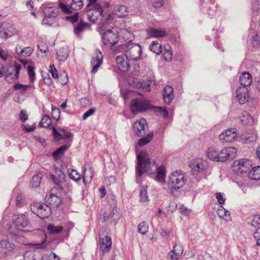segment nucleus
Wrapping results in <instances>:
<instances>
[{"instance_id": "57", "label": "nucleus", "mask_w": 260, "mask_h": 260, "mask_svg": "<svg viewBox=\"0 0 260 260\" xmlns=\"http://www.w3.org/2000/svg\"><path fill=\"white\" fill-rule=\"evenodd\" d=\"M58 80L62 85L66 84L68 82V75L64 73L58 76Z\"/></svg>"}, {"instance_id": "22", "label": "nucleus", "mask_w": 260, "mask_h": 260, "mask_svg": "<svg viewBox=\"0 0 260 260\" xmlns=\"http://www.w3.org/2000/svg\"><path fill=\"white\" fill-rule=\"evenodd\" d=\"M45 199L46 202L54 208L58 207L62 202L60 197L53 193L47 194Z\"/></svg>"}, {"instance_id": "41", "label": "nucleus", "mask_w": 260, "mask_h": 260, "mask_svg": "<svg viewBox=\"0 0 260 260\" xmlns=\"http://www.w3.org/2000/svg\"><path fill=\"white\" fill-rule=\"evenodd\" d=\"M68 172L70 178L75 181H78L81 178V175L75 170L69 169Z\"/></svg>"}, {"instance_id": "1", "label": "nucleus", "mask_w": 260, "mask_h": 260, "mask_svg": "<svg viewBox=\"0 0 260 260\" xmlns=\"http://www.w3.org/2000/svg\"><path fill=\"white\" fill-rule=\"evenodd\" d=\"M138 164L136 167V181L140 183V179L145 173L151 174L156 171L155 180L160 183L165 181V168L161 166L158 167L155 162L151 159L148 154L145 151H141L137 156Z\"/></svg>"}, {"instance_id": "58", "label": "nucleus", "mask_w": 260, "mask_h": 260, "mask_svg": "<svg viewBox=\"0 0 260 260\" xmlns=\"http://www.w3.org/2000/svg\"><path fill=\"white\" fill-rule=\"evenodd\" d=\"M22 127L23 130L27 132H31L35 131L36 129V126L35 123H34L31 125H26V124H22Z\"/></svg>"}, {"instance_id": "8", "label": "nucleus", "mask_w": 260, "mask_h": 260, "mask_svg": "<svg viewBox=\"0 0 260 260\" xmlns=\"http://www.w3.org/2000/svg\"><path fill=\"white\" fill-rule=\"evenodd\" d=\"M150 108L148 102L145 100L135 99L131 103V111L134 114L144 112Z\"/></svg>"}, {"instance_id": "37", "label": "nucleus", "mask_w": 260, "mask_h": 260, "mask_svg": "<svg viewBox=\"0 0 260 260\" xmlns=\"http://www.w3.org/2000/svg\"><path fill=\"white\" fill-rule=\"evenodd\" d=\"M69 147L67 145H62L52 153L53 158L55 160L59 159L61 156L64 153L65 151L68 149Z\"/></svg>"}, {"instance_id": "21", "label": "nucleus", "mask_w": 260, "mask_h": 260, "mask_svg": "<svg viewBox=\"0 0 260 260\" xmlns=\"http://www.w3.org/2000/svg\"><path fill=\"white\" fill-rule=\"evenodd\" d=\"M100 244L99 246L100 249L103 252H109L112 245V241L110 236H106L105 238H102L101 235L99 234Z\"/></svg>"}, {"instance_id": "30", "label": "nucleus", "mask_w": 260, "mask_h": 260, "mask_svg": "<svg viewBox=\"0 0 260 260\" xmlns=\"http://www.w3.org/2000/svg\"><path fill=\"white\" fill-rule=\"evenodd\" d=\"M219 152L215 147H210L206 151V155L210 160L218 162Z\"/></svg>"}, {"instance_id": "18", "label": "nucleus", "mask_w": 260, "mask_h": 260, "mask_svg": "<svg viewBox=\"0 0 260 260\" xmlns=\"http://www.w3.org/2000/svg\"><path fill=\"white\" fill-rule=\"evenodd\" d=\"M247 92L248 89L246 87H240L236 90L237 95L236 99L240 104H244L248 101L249 94Z\"/></svg>"}, {"instance_id": "64", "label": "nucleus", "mask_w": 260, "mask_h": 260, "mask_svg": "<svg viewBox=\"0 0 260 260\" xmlns=\"http://www.w3.org/2000/svg\"><path fill=\"white\" fill-rule=\"evenodd\" d=\"M47 260H60V258L55 253L51 252L47 256Z\"/></svg>"}, {"instance_id": "2", "label": "nucleus", "mask_w": 260, "mask_h": 260, "mask_svg": "<svg viewBox=\"0 0 260 260\" xmlns=\"http://www.w3.org/2000/svg\"><path fill=\"white\" fill-rule=\"evenodd\" d=\"M86 6L87 16L88 20L93 23H98L100 26L102 22L112 23L114 20V16L109 15L105 17L103 14V10L102 6L96 3L97 0H87Z\"/></svg>"}, {"instance_id": "56", "label": "nucleus", "mask_w": 260, "mask_h": 260, "mask_svg": "<svg viewBox=\"0 0 260 260\" xmlns=\"http://www.w3.org/2000/svg\"><path fill=\"white\" fill-rule=\"evenodd\" d=\"M155 111L159 115L162 116L164 118H166L168 116V111L166 109H163L162 107H156Z\"/></svg>"}, {"instance_id": "59", "label": "nucleus", "mask_w": 260, "mask_h": 260, "mask_svg": "<svg viewBox=\"0 0 260 260\" xmlns=\"http://www.w3.org/2000/svg\"><path fill=\"white\" fill-rule=\"evenodd\" d=\"M29 86L24 85L20 83H17L14 85V88L15 90H20L21 91H25Z\"/></svg>"}, {"instance_id": "23", "label": "nucleus", "mask_w": 260, "mask_h": 260, "mask_svg": "<svg viewBox=\"0 0 260 260\" xmlns=\"http://www.w3.org/2000/svg\"><path fill=\"white\" fill-rule=\"evenodd\" d=\"M52 129L54 138L56 141H59L64 139H69L73 136L71 133L68 132L64 129H60V132H58L55 127H53Z\"/></svg>"}, {"instance_id": "20", "label": "nucleus", "mask_w": 260, "mask_h": 260, "mask_svg": "<svg viewBox=\"0 0 260 260\" xmlns=\"http://www.w3.org/2000/svg\"><path fill=\"white\" fill-rule=\"evenodd\" d=\"M190 167L194 171L201 172L207 169L208 165L206 160L198 158L192 162Z\"/></svg>"}, {"instance_id": "28", "label": "nucleus", "mask_w": 260, "mask_h": 260, "mask_svg": "<svg viewBox=\"0 0 260 260\" xmlns=\"http://www.w3.org/2000/svg\"><path fill=\"white\" fill-rule=\"evenodd\" d=\"M146 32L150 37L153 38H162L167 35L165 30L158 29L154 28H148Z\"/></svg>"}, {"instance_id": "10", "label": "nucleus", "mask_w": 260, "mask_h": 260, "mask_svg": "<svg viewBox=\"0 0 260 260\" xmlns=\"http://www.w3.org/2000/svg\"><path fill=\"white\" fill-rule=\"evenodd\" d=\"M237 149L234 147H226L221 149L219 152V161L224 162L235 157Z\"/></svg>"}, {"instance_id": "15", "label": "nucleus", "mask_w": 260, "mask_h": 260, "mask_svg": "<svg viewBox=\"0 0 260 260\" xmlns=\"http://www.w3.org/2000/svg\"><path fill=\"white\" fill-rule=\"evenodd\" d=\"M147 128L146 121L143 118L136 121L134 124V131L138 137H142L145 135Z\"/></svg>"}, {"instance_id": "35", "label": "nucleus", "mask_w": 260, "mask_h": 260, "mask_svg": "<svg viewBox=\"0 0 260 260\" xmlns=\"http://www.w3.org/2000/svg\"><path fill=\"white\" fill-rule=\"evenodd\" d=\"M150 50L156 54H160L162 52L161 45L157 41H153L149 46Z\"/></svg>"}, {"instance_id": "44", "label": "nucleus", "mask_w": 260, "mask_h": 260, "mask_svg": "<svg viewBox=\"0 0 260 260\" xmlns=\"http://www.w3.org/2000/svg\"><path fill=\"white\" fill-rule=\"evenodd\" d=\"M51 124V120L50 117L47 115H44L41 121L39 123V126L43 127H49Z\"/></svg>"}, {"instance_id": "52", "label": "nucleus", "mask_w": 260, "mask_h": 260, "mask_svg": "<svg viewBox=\"0 0 260 260\" xmlns=\"http://www.w3.org/2000/svg\"><path fill=\"white\" fill-rule=\"evenodd\" d=\"M35 68L31 66L28 65L27 66V70L28 71V74L29 78L31 82H34L36 79V75L34 72Z\"/></svg>"}, {"instance_id": "33", "label": "nucleus", "mask_w": 260, "mask_h": 260, "mask_svg": "<svg viewBox=\"0 0 260 260\" xmlns=\"http://www.w3.org/2000/svg\"><path fill=\"white\" fill-rule=\"evenodd\" d=\"M89 28V24L81 20L74 29V33L77 36H80V34L86 29Z\"/></svg>"}, {"instance_id": "63", "label": "nucleus", "mask_w": 260, "mask_h": 260, "mask_svg": "<svg viewBox=\"0 0 260 260\" xmlns=\"http://www.w3.org/2000/svg\"><path fill=\"white\" fill-rule=\"evenodd\" d=\"M163 0H151V3L152 6L156 8H160L163 5Z\"/></svg>"}, {"instance_id": "12", "label": "nucleus", "mask_w": 260, "mask_h": 260, "mask_svg": "<svg viewBox=\"0 0 260 260\" xmlns=\"http://www.w3.org/2000/svg\"><path fill=\"white\" fill-rule=\"evenodd\" d=\"M13 224L18 229L25 228L28 226V218L23 214H15L12 217Z\"/></svg>"}, {"instance_id": "11", "label": "nucleus", "mask_w": 260, "mask_h": 260, "mask_svg": "<svg viewBox=\"0 0 260 260\" xmlns=\"http://www.w3.org/2000/svg\"><path fill=\"white\" fill-rule=\"evenodd\" d=\"M21 66L15 63L14 66L10 67L6 73L5 79L8 82L11 83L17 80L19 77Z\"/></svg>"}, {"instance_id": "13", "label": "nucleus", "mask_w": 260, "mask_h": 260, "mask_svg": "<svg viewBox=\"0 0 260 260\" xmlns=\"http://www.w3.org/2000/svg\"><path fill=\"white\" fill-rule=\"evenodd\" d=\"M237 137V129L234 128H229L223 132L219 136V139L222 143L231 142L235 140Z\"/></svg>"}, {"instance_id": "31", "label": "nucleus", "mask_w": 260, "mask_h": 260, "mask_svg": "<svg viewBox=\"0 0 260 260\" xmlns=\"http://www.w3.org/2000/svg\"><path fill=\"white\" fill-rule=\"evenodd\" d=\"M257 138V134L255 132L248 133L243 134L241 136V138L244 141V143H248L255 141Z\"/></svg>"}, {"instance_id": "61", "label": "nucleus", "mask_w": 260, "mask_h": 260, "mask_svg": "<svg viewBox=\"0 0 260 260\" xmlns=\"http://www.w3.org/2000/svg\"><path fill=\"white\" fill-rule=\"evenodd\" d=\"M38 48L41 52L43 53H46L48 50L47 46L43 42H40L38 43Z\"/></svg>"}, {"instance_id": "53", "label": "nucleus", "mask_w": 260, "mask_h": 260, "mask_svg": "<svg viewBox=\"0 0 260 260\" xmlns=\"http://www.w3.org/2000/svg\"><path fill=\"white\" fill-rule=\"evenodd\" d=\"M164 59L166 61H170L172 59V52L170 46H168L165 48L164 54Z\"/></svg>"}, {"instance_id": "50", "label": "nucleus", "mask_w": 260, "mask_h": 260, "mask_svg": "<svg viewBox=\"0 0 260 260\" xmlns=\"http://www.w3.org/2000/svg\"><path fill=\"white\" fill-rule=\"evenodd\" d=\"M7 25L6 23H3L2 26L0 27V37L5 39L11 36V34H9L8 30L5 29V27Z\"/></svg>"}, {"instance_id": "6", "label": "nucleus", "mask_w": 260, "mask_h": 260, "mask_svg": "<svg viewBox=\"0 0 260 260\" xmlns=\"http://www.w3.org/2000/svg\"><path fill=\"white\" fill-rule=\"evenodd\" d=\"M31 211L41 219L48 218L51 214V208L47 205L34 203L30 206Z\"/></svg>"}, {"instance_id": "38", "label": "nucleus", "mask_w": 260, "mask_h": 260, "mask_svg": "<svg viewBox=\"0 0 260 260\" xmlns=\"http://www.w3.org/2000/svg\"><path fill=\"white\" fill-rule=\"evenodd\" d=\"M217 214L219 216L226 221H228L231 218L230 212L221 206L217 210Z\"/></svg>"}, {"instance_id": "55", "label": "nucleus", "mask_w": 260, "mask_h": 260, "mask_svg": "<svg viewBox=\"0 0 260 260\" xmlns=\"http://www.w3.org/2000/svg\"><path fill=\"white\" fill-rule=\"evenodd\" d=\"M251 225L255 228H257L258 231H260V216L259 215H255L251 223Z\"/></svg>"}, {"instance_id": "49", "label": "nucleus", "mask_w": 260, "mask_h": 260, "mask_svg": "<svg viewBox=\"0 0 260 260\" xmlns=\"http://www.w3.org/2000/svg\"><path fill=\"white\" fill-rule=\"evenodd\" d=\"M148 230V225L144 221L141 222L138 226V231L139 233L145 235Z\"/></svg>"}, {"instance_id": "60", "label": "nucleus", "mask_w": 260, "mask_h": 260, "mask_svg": "<svg viewBox=\"0 0 260 260\" xmlns=\"http://www.w3.org/2000/svg\"><path fill=\"white\" fill-rule=\"evenodd\" d=\"M108 201L112 206H116V197L113 194L108 196Z\"/></svg>"}, {"instance_id": "34", "label": "nucleus", "mask_w": 260, "mask_h": 260, "mask_svg": "<svg viewBox=\"0 0 260 260\" xmlns=\"http://www.w3.org/2000/svg\"><path fill=\"white\" fill-rule=\"evenodd\" d=\"M114 16V19L115 18V15L118 17H123L127 15V8L124 6H119L115 10L114 13L111 14Z\"/></svg>"}, {"instance_id": "32", "label": "nucleus", "mask_w": 260, "mask_h": 260, "mask_svg": "<svg viewBox=\"0 0 260 260\" xmlns=\"http://www.w3.org/2000/svg\"><path fill=\"white\" fill-rule=\"evenodd\" d=\"M248 177L251 180H258L260 179V166H255L248 173Z\"/></svg>"}, {"instance_id": "42", "label": "nucleus", "mask_w": 260, "mask_h": 260, "mask_svg": "<svg viewBox=\"0 0 260 260\" xmlns=\"http://www.w3.org/2000/svg\"><path fill=\"white\" fill-rule=\"evenodd\" d=\"M146 186H142L140 190V198L141 202H146L149 201Z\"/></svg>"}, {"instance_id": "16", "label": "nucleus", "mask_w": 260, "mask_h": 260, "mask_svg": "<svg viewBox=\"0 0 260 260\" xmlns=\"http://www.w3.org/2000/svg\"><path fill=\"white\" fill-rule=\"evenodd\" d=\"M15 249V245L7 240L0 242V253L4 256L9 255Z\"/></svg>"}, {"instance_id": "43", "label": "nucleus", "mask_w": 260, "mask_h": 260, "mask_svg": "<svg viewBox=\"0 0 260 260\" xmlns=\"http://www.w3.org/2000/svg\"><path fill=\"white\" fill-rule=\"evenodd\" d=\"M241 122L244 124H251L253 122V119L251 115L247 112L243 113L242 116L240 118Z\"/></svg>"}, {"instance_id": "51", "label": "nucleus", "mask_w": 260, "mask_h": 260, "mask_svg": "<svg viewBox=\"0 0 260 260\" xmlns=\"http://www.w3.org/2000/svg\"><path fill=\"white\" fill-rule=\"evenodd\" d=\"M60 111L58 108L52 106V117L56 121H58L60 118Z\"/></svg>"}, {"instance_id": "17", "label": "nucleus", "mask_w": 260, "mask_h": 260, "mask_svg": "<svg viewBox=\"0 0 260 260\" xmlns=\"http://www.w3.org/2000/svg\"><path fill=\"white\" fill-rule=\"evenodd\" d=\"M103 55L102 52L97 50L96 51V56H93L91 58V64L92 66L91 73L94 74L98 71L99 67L102 64L103 62Z\"/></svg>"}, {"instance_id": "14", "label": "nucleus", "mask_w": 260, "mask_h": 260, "mask_svg": "<svg viewBox=\"0 0 260 260\" xmlns=\"http://www.w3.org/2000/svg\"><path fill=\"white\" fill-rule=\"evenodd\" d=\"M42 9L43 10L45 18L43 20V23H47V19L48 18H53L57 16L58 10L57 8L53 6H49L44 5L42 6Z\"/></svg>"}, {"instance_id": "54", "label": "nucleus", "mask_w": 260, "mask_h": 260, "mask_svg": "<svg viewBox=\"0 0 260 260\" xmlns=\"http://www.w3.org/2000/svg\"><path fill=\"white\" fill-rule=\"evenodd\" d=\"M33 52V49L31 47H25L20 51V52H18V54L19 55L23 56H30Z\"/></svg>"}, {"instance_id": "4", "label": "nucleus", "mask_w": 260, "mask_h": 260, "mask_svg": "<svg viewBox=\"0 0 260 260\" xmlns=\"http://www.w3.org/2000/svg\"><path fill=\"white\" fill-rule=\"evenodd\" d=\"M51 178L57 189L64 190L65 191H70L72 189V185L66 180V176L60 169H57L55 174L51 175Z\"/></svg>"}, {"instance_id": "26", "label": "nucleus", "mask_w": 260, "mask_h": 260, "mask_svg": "<svg viewBox=\"0 0 260 260\" xmlns=\"http://www.w3.org/2000/svg\"><path fill=\"white\" fill-rule=\"evenodd\" d=\"M163 98L166 104H170L174 99L173 88L171 86H166L163 90Z\"/></svg>"}, {"instance_id": "3", "label": "nucleus", "mask_w": 260, "mask_h": 260, "mask_svg": "<svg viewBox=\"0 0 260 260\" xmlns=\"http://www.w3.org/2000/svg\"><path fill=\"white\" fill-rule=\"evenodd\" d=\"M114 20L112 23L102 22L100 26H99V31L102 37L103 43L105 45L113 46L118 41V34L116 29L112 25Z\"/></svg>"}, {"instance_id": "24", "label": "nucleus", "mask_w": 260, "mask_h": 260, "mask_svg": "<svg viewBox=\"0 0 260 260\" xmlns=\"http://www.w3.org/2000/svg\"><path fill=\"white\" fill-rule=\"evenodd\" d=\"M128 59L125 58L124 56H118L116 58V61L119 69L122 72H125L127 71L130 67L128 62Z\"/></svg>"}, {"instance_id": "29", "label": "nucleus", "mask_w": 260, "mask_h": 260, "mask_svg": "<svg viewBox=\"0 0 260 260\" xmlns=\"http://www.w3.org/2000/svg\"><path fill=\"white\" fill-rule=\"evenodd\" d=\"M252 82V76L249 72H243L240 77V82L243 86V87H246V86L250 85Z\"/></svg>"}, {"instance_id": "47", "label": "nucleus", "mask_w": 260, "mask_h": 260, "mask_svg": "<svg viewBox=\"0 0 260 260\" xmlns=\"http://www.w3.org/2000/svg\"><path fill=\"white\" fill-rule=\"evenodd\" d=\"M153 133L150 132L148 133L146 137L142 138L139 141V144L140 146H144L148 143L153 138Z\"/></svg>"}, {"instance_id": "36", "label": "nucleus", "mask_w": 260, "mask_h": 260, "mask_svg": "<svg viewBox=\"0 0 260 260\" xmlns=\"http://www.w3.org/2000/svg\"><path fill=\"white\" fill-rule=\"evenodd\" d=\"M69 53L66 48H61L57 52V59L59 61H64L68 57Z\"/></svg>"}, {"instance_id": "45", "label": "nucleus", "mask_w": 260, "mask_h": 260, "mask_svg": "<svg viewBox=\"0 0 260 260\" xmlns=\"http://www.w3.org/2000/svg\"><path fill=\"white\" fill-rule=\"evenodd\" d=\"M42 178V175L41 173H39L35 175L32 178L31 184L34 187H38L41 183V181Z\"/></svg>"}, {"instance_id": "25", "label": "nucleus", "mask_w": 260, "mask_h": 260, "mask_svg": "<svg viewBox=\"0 0 260 260\" xmlns=\"http://www.w3.org/2000/svg\"><path fill=\"white\" fill-rule=\"evenodd\" d=\"M153 81L148 80L146 81H140L136 79L134 81V86L138 88L142 89L143 91H150V86L152 84Z\"/></svg>"}, {"instance_id": "9", "label": "nucleus", "mask_w": 260, "mask_h": 260, "mask_svg": "<svg viewBox=\"0 0 260 260\" xmlns=\"http://www.w3.org/2000/svg\"><path fill=\"white\" fill-rule=\"evenodd\" d=\"M251 167V162L248 159H239L235 160L234 162V171L237 174L246 173L250 170Z\"/></svg>"}, {"instance_id": "7", "label": "nucleus", "mask_w": 260, "mask_h": 260, "mask_svg": "<svg viewBox=\"0 0 260 260\" xmlns=\"http://www.w3.org/2000/svg\"><path fill=\"white\" fill-rule=\"evenodd\" d=\"M83 6L82 0H66V3L59 4L61 10L67 14L71 13L72 10H78Z\"/></svg>"}, {"instance_id": "27", "label": "nucleus", "mask_w": 260, "mask_h": 260, "mask_svg": "<svg viewBox=\"0 0 260 260\" xmlns=\"http://www.w3.org/2000/svg\"><path fill=\"white\" fill-rule=\"evenodd\" d=\"M183 253V248L180 244H176L172 250L168 254L171 260H178L179 256Z\"/></svg>"}, {"instance_id": "40", "label": "nucleus", "mask_w": 260, "mask_h": 260, "mask_svg": "<svg viewBox=\"0 0 260 260\" xmlns=\"http://www.w3.org/2000/svg\"><path fill=\"white\" fill-rule=\"evenodd\" d=\"M83 181L86 184V182H90L93 177V170L91 168L88 170L84 169V174L82 176Z\"/></svg>"}, {"instance_id": "19", "label": "nucleus", "mask_w": 260, "mask_h": 260, "mask_svg": "<svg viewBox=\"0 0 260 260\" xmlns=\"http://www.w3.org/2000/svg\"><path fill=\"white\" fill-rule=\"evenodd\" d=\"M142 50L139 46L133 47L125 55L127 59L137 61L141 58Z\"/></svg>"}, {"instance_id": "39", "label": "nucleus", "mask_w": 260, "mask_h": 260, "mask_svg": "<svg viewBox=\"0 0 260 260\" xmlns=\"http://www.w3.org/2000/svg\"><path fill=\"white\" fill-rule=\"evenodd\" d=\"M110 220L111 222L116 223L120 218V215L118 212L116 206H113L112 211L109 215Z\"/></svg>"}, {"instance_id": "62", "label": "nucleus", "mask_w": 260, "mask_h": 260, "mask_svg": "<svg viewBox=\"0 0 260 260\" xmlns=\"http://www.w3.org/2000/svg\"><path fill=\"white\" fill-rule=\"evenodd\" d=\"M179 209L180 212L185 215H188L190 213V210L183 205L180 206Z\"/></svg>"}, {"instance_id": "46", "label": "nucleus", "mask_w": 260, "mask_h": 260, "mask_svg": "<svg viewBox=\"0 0 260 260\" xmlns=\"http://www.w3.org/2000/svg\"><path fill=\"white\" fill-rule=\"evenodd\" d=\"M24 260H38L39 257L37 256L34 251H26L24 255Z\"/></svg>"}, {"instance_id": "48", "label": "nucleus", "mask_w": 260, "mask_h": 260, "mask_svg": "<svg viewBox=\"0 0 260 260\" xmlns=\"http://www.w3.org/2000/svg\"><path fill=\"white\" fill-rule=\"evenodd\" d=\"M47 229L51 234H58L62 231L63 228L61 226H55L52 224H49L48 225Z\"/></svg>"}, {"instance_id": "5", "label": "nucleus", "mask_w": 260, "mask_h": 260, "mask_svg": "<svg viewBox=\"0 0 260 260\" xmlns=\"http://www.w3.org/2000/svg\"><path fill=\"white\" fill-rule=\"evenodd\" d=\"M185 181V174L183 172H174L169 176V187L174 190L179 189L183 186Z\"/></svg>"}]
</instances>
